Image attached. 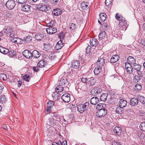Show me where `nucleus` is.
<instances>
[{"label": "nucleus", "instance_id": "f257e3e1", "mask_svg": "<svg viewBox=\"0 0 145 145\" xmlns=\"http://www.w3.org/2000/svg\"><path fill=\"white\" fill-rule=\"evenodd\" d=\"M107 113V110L105 108L98 110L96 113V116L99 118H101L105 116Z\"/></svg>", "mask_w": 145, "mask_h": 145}, {"label": "nucleus", "instance_id": "f03ea898", "mask_svg": "<svg viewBox=\"0 0 145 145\" xmlns=\"http://www.w3.org/2000/svg\"><path fill=\"white\" fill-rule=\"evenodd\" d=\"M15 5V1L13 0H8L6 4L7 7L10 10L13 9Z\"/></svg>", "mask_w": 145, "mask_h": 145}, {"label": "nucleus", "instance_id": "7ed1b4c3", "mask_svg": "<svg viewBox=\"0 0 145 145\" xmlns=\"http://www.w3.org/2000/svg\"><path fill=\"white\" fill-rule=\"evenodd\" d=\"M102 91V89L97 87H94L92 89L91 91V94L94 96H97Z\"/></svg>", "mask_w": 145, "mask_h": 145}, {"label": "nucleus", "instance_id": "20e7f679", "mask_svg": "<svg viewBox=\"0 0 145 145\" xmlns=\"http://www.w3.org/2000/svg\"><path fill=\"white\" fill-rule=\"evenodd\" d=\"M68 80L66 77H63L59 82V84L62 85L64 87L67 86V85L68 84Z\"/></svg>", "mask_w": 145, "mask_h": 145}, {"label": "nucleus", "instance_id": "39448f33", "mask_svg": "<svg viewBox=\"0 0 145 145\" xmlns=\"http://www.w3.org/2000/svg\"><path fill=\"white\" fill-rule=\"evenodd\" d=\"M105 60L103 58L100 57L99 58L96 62L97 66L102 68L104 66Z\"/></svg>", "mask_w": 145, "mask_h": 145}, {"label": "nucleus", "instance_id": "423d86ee", "mask_svg": "<svg viewBox=\"0 0 145 145\" xmlns=\"http://www.w3.org/2000/svg\"><path fill=\"white\" fill-rule=\"evenodd\" d=\"M88 80L87 84L89 87H91L95 85L96 83V80L93 77L88 78Z\"/></svg>", "mask_w": 145, "mask_h": 145}, {"label": "nucleus", "instance_id": "0eeeda50", "mask_svg": "<svg viewBox=\"0 0 145 145\" xmlns=\"http://www.w3.org/2000/svg\"><path fill=\"white\" fill-rule=\"evenodd\" d=\"M125 67L126 70L129 73L131 74L133 72V69L132 65L127 63H125Z\"/></svg>", "mask_w": 145, "mask_h": 145}, {"label": "nucleus", "instance_id": "6e6552de", "mask_svg": "<svg viewBox=\"0 0 145 145\" xmlns=\"http://www.w3.org/2000/svg\"><path fill=\"white\" fill-rule=\"evenodd\" d=\"M23 55L27 59L31 58L33 57L32 53L28 50H25L22 52Z\"/></svg>", "mask_w": 145, "mask_h": 145}, {"label": "nucleus", "instance_id": "1a4fd4ad", "mask_svg": "<svg viewBox=\"0 0 145 145\" xmlns=\"http://www.w3.org/2000/svg\"><path fill=\"white\" fill-rule=\"evenodd\" d=\"M61 99L65 102L68 103L70 100V95L68 93L64 94L61 96Z\"/></svg>", "mask_w": 145, "mask_h": 145}, {"label": "nucleus", "instance_id": "9d476101", "mask_svg": "<svg viewBox=\"0 0 145 145\" xmlns=\"http://www.w3.org/2000/svg\"><path fill=\"white\" fill-rule=\"evenodd\" d=\"M138 101L137 98L133 97L131 98L130 101V104L131 105L135 106H137L138 104Z\"/></svg>", "mask_w": 145, "mask_h": 145}, {"label": "nucleus", "instance_id": "9b49d317", "mask_svg": "<svg viewBox=\"0 0 145 145\" xmlns=\"http://www.w3.org/2000/svg\"><path fill=\"white\" fill-rule=\"evenodd\" d=\"M47 124L52 127L56 125V120L52 118H49L47 121Z\"/></svg>", "mask_w": 145, "mask_h": 145}, {"label": "nucleus", "instance_id": "f8f14e48", "mask_svg": "<svg viewBox=\"0 0 145 145\" xmlns=\"http://www.w3.org/2000/svg\"><path fill=\"white\" fill-rule=\"evenodd\" d=\"M46 31L48 33L52 34L56 33L57 31V29L55 27H50L46 28Z\"/></svg>", "mask_w": 145, "mask_h": 145}, {"label": "nucleus", "instance_id": "ddd939ff", "mask_svg": "<svg viewBox=\"0 0 145 145\" xmlns=\"http://www.w3.org/2000/svg\"><path fill=\"white\" fill-rule=\"evenodd\" d=\"M64 43L62 42V40H60L58 41L56 44L55 49L56 50H58L61 49L63 46Z\"/></svg>", "mask_w": 145, "mask_h": 145}, {"label": "nucleus", "instance_id": "4468645a", "mask_svg": "<svg viewBox=\"0 0 145 145\" xmlns=\"http://www.w3.org/2000/svg\"><path fill=\"white\" fill-rule=\"evenodd\" d=\"M90 43L91 46H95L99 44V42L98 40L95 38L91 39L90 40Z\"/></svg>", "mask_w": 145, "mask_h": 145}, {"label": "nucleus", "instance_id": "2eb2a0df", "mask_svg": "<svg viewBox=\"0 0 145 145\" xmlns=\"http://www.w3.org/2000/svg\"><path fill=\"white\" fill-rule=\"evenodd\" d=\"M85 87V86L81 83H79L76 84L75 88L78 91H79L80 90L84 91Z\"/></svg>", "mask_w": 145, "mask_h": 145}, {"label": "nucleus", "instance_id": "dca6fc26", "mask_svg": "<svg viewBox=\"0 0 145 145\" xmlns=\"http://www.w3.org/2000/svg\"><path fill=\"white\" fill-rule=\"evenodd\" d=\"M13 29L9 26H7L5 27V29H3L2 30V32H4V33L9 34L13 32Z\"/></svg>", "mask_w": 145, "mask_h": 145}, {"label": "nucleus", "instance_id": "f3484780", "mask_svg": "<svg viewBox=\"0 0 145 145\" xmlns=\"http://www.w3.org/2000/svg\"><path fill=\"white\" fill-rule=\"evenodd\" d=\"M120 58L119 56L117 54L113 55L110 59V62L112 63H114L118 61Z\"/></svg>", "mask_w": 145, "mask_h": 145}, {"label": "nucleus", "instance_id": "a211bd4d", "mask_svg": "<svg viewBox=\"0 0 145 145\" xmlns=\"http://www.w3.org/2000/svg\"><path fill=\"white\" fill-rule=\"evenodd\" d=\"M123 20H120L118 24L120 28H121L123 27L126 28L127 25V22L125 20V18Z\"/></svg>", "mask_w": 145, "mask_h": 145}, {"label": "nucleus", "instance_id": "6ab92c4d", "mask_svg": "<svg viewBox=\"0 0 145 145\" xmlns=\"http://www.w3.org/2000/svg\"><path fill=\"white\" fill-rule=\"evenodd\" d=\"M113 131L118 136L120 135L121 134L122 131L121 128L118 126L115 127Z\"/></svg>", "mask_w": 145, "mask_h": 145}, {"label": "nucleus", "instance_id": "aec40b11", "mask_svg": "<svg viewBox=\"0 0 145 145\" xmlns=\"http://www.w3.org/2000/svg\"><path fill=\"white\" fill-rule=\"evenodd\" d=\"M126 63H127L131 65H133L136 63V60L132 56H129L127 58V62Z\"/></svg>", "mask_w": 145, "mask_h": 145}, {"label": "nucleus", "instance_id": "412c9836", "mask_svg": "<svg viewBox=\"0 0 145 145\" xmlns=\"http://www.w3.org/2000/svg\"><path fill=\"white\" fill-rule=\"evenodd\" d=\"M31 7V6L27 5H26L25 4V5H22V6L21 10L26 12H28L30 11Z\"/></svg>", "mask_w": 145, "mask_h": 145}, {"label": "nucleus", "instance_id": "4be33fe9", "mask_svg": "<svg viewBox=\"0 0 145 145\" xmlns=\"http://www.w3.org/2000/svg\"><path fill=\"white\" fill-rule=\"evenodd\" d=\"M106 34L105 31H101L99 35V38L100 40H102L106 38Z\"/></svg>", "mask_w": 145, "mask_h": 145}, {"label": "nucleus", "instance_id": "5701e85b", "mask_svg": "<svg viewBox=\"0 0 145 145\" xmlns=\"http://www.w3.org/2000/svg\"><path fill=\"white\" fill-rule=\"evenodd\" d=\"M52 13L54 15L58 16L62 14V10L59 8H56L52 11Z\"/></svg>", "mask_w": 145, "mask_h": 145}, {"label": "nucleus", "instance_id": "b1692460", "mask_svg": "<svg viewBox=\"0 0 145 145\" xmlns=\"http://www.w3.org/2000/svg\"><path fill=\"white\" fill-rule=\"evenodd\" d=\"M72 66L75 69H77L79 68L80 66V63L78 60L73 61L72 63Z\"/></svg>", "mask_w": 145, "mask_h": 145}, {"label": "nucleus", "instance_id": "393cba45", "mask_svg": "<svg viewBox=\"0 0 145 145\" xmlns=\"http://www.w3.org/2000/svg\"><path fill=\"white\" fill-rule=\"evenodd\" d=\"M39 8L40 10L42 11H46L50 10V7L49 6L46 5H41Z\"/></svg>", "mask_w": 145, "mask_h": 145}, {"label": "nucleus", "instance_id": "a878e982", "mask_svg": "<svg viewBox=\"0 0 145 145\" xmlns=\"http://www.w3.org/2000/svg\"><path fill=\"white\" fill-rule=\"evenodd\" d=\"M58 93L56 91L54 92L52 95V96L55 100H57L59 99V97H61V94Z\"/></svg>", "mask_w": 145, "mask_h": 145}, {"label": "nucleus", "instance_id": "bb28decb", "mask_svg": "<svg viewBox=\"0 0 145 145\" xmlns=\"http://www.w3.org/2000/svg\"><path fill=\"white\" fill-rule=\"evenodd\" d=\"M127 103L125 100L121 99L119 102V106L122 108L125 107L127 105Z\"/></svg>", "mask_w": 145, "mask_h": 145}, {"label": "nucleus", "instance_id": "cd10ccee", "mask_svg": "<svg viewBox=\"0 0 145 145\" xmlns=\"http://www.w3.org/2000/svg\"><path fill=\"white\" fill-rule=\"evenodd\" d=\"M99 99L96 97H93L91 98L90 103L93 105H96L99 102Z\"/></svg>", "mask_w": 145, "mask_h": 145}, {"label": "nucleus", "instance_id": "c85d7f7f", "mask_svg": "<svg viewBox=\"0 0 145 145\" xmlns=\"http://www.w3.org/2000/svg\"><path fill=\"white\" fill-rule=\"evenodd\" d=\"M106 104L104 103H99L96 106V109L99 110H103V108H105Z\"/></svg>", "mask_w": 145, "mask_h": 145}, {"label": "nucleus", "instance_id": "c756f323", "mask_svg": "<svg viewBox=\"0 0 145 145\" xmlns=\"http://www.w3.org/2000/svg\"><path fill=\"white\" fill-rule=\"evenodd\" d=\"M47 63V61H45L44 60H42L39 61L37 65L39 67H42L45 66V65H46Z\"/></svg>", "mask_w": 145, "mask_h": 145}, {"label": "nucleus", "instance_id": "7c9ffc66", "mask_svg": "<svg viewBox=\"0 0 145 145\" xmlns=\"http://www.w3.org/2000/svg\"><path fill=\"white\" fill-rule=\"evenodd\" d=\"M116 113L121 114L124 113V110L123 108L119 106L116 108Z\"/></svg>", "mask_w": 145, "mask_h": 145}, {"label": "nucleus", "instance_id": "2f4dec72", "mask_svg": "<svg viewBox=\"0 0 145 145\" xmlns=\"http://www.w3.org/2000/svg\"><path fill=\"white\" fill-rule=\"evenodd\" d=\"M100 20L102 22H104L106 19V15L105 13H101L99 14Z\"/></svg>", "mask_w": 145, "mask_h": 145}, {"label": "nucleus", "instance_id": "473e14b6", "mask_svg": "<svg viewBox=\"0 0 145 145\" xmlns=\"http://www.w3.org/2000/svg\"><path fill=\"white\" fill-rule=\"evenodd\" d=\"M102 68L99 67L98 66L95 68L94 70V72L95 74H99L102 71Z\"/></svg>", "mask_w": 145, "mask_h": 145}, {"label": "nucleus", "instance_id": "72a5a7b5", "mask_svg": "<svg viewBox=\"0 0 145 145\" xmlns=\"http://www.w3.org/2000/svg\"><path fill=\"white\" fill-rule=\"evenodd\" d=\"M44 37L43 34L42 33H37L35 36V38L37 40H40Z\"/></svg>", "mask_w": 145, "mask_h": 145}, {"label": "nucleus", "instance_id": "f704fd0d", "mask_svg": "<svg viewBox=\"0 0 145 145\" xmlns=\"http://www.w3.org/2000/svg\"><path fill=\"white\" fill-rule=\"evenodd\" d=\"M77 110L80 113H83L86 111L82 104L78 105L77 106Z\"/></svg>", "mask_w": 145, "mask_h": 145}, {"label": "nucleus", "instance_id": "c9c22d12", "mask_svg": "<svg viewBox=\"0 0 145 145\" xmlns=\"http://www.w3.org/2000/svg\"><path fill=\"white\" fill-rule=\"evenodd\" d=\"M33 57L36 58H39L40 55V53L36 50H34L32 52Z\"/></svg>", "mask_w": 145, "mask_h": 145}, {"label": "nucleus", "instance_id": "e433bc0d", "mask_svg": "<svg viewBox=\"0 0 145 145\" xmlns=\"http://www.w3.org/2000/svg\"><path fill=\"white\" fill-rule=\"evenodd\" d=\"M108 94L106 93H103L101 94L100 97V99L101 101H106L107 99Z\"/></svg>", "mask_w": 145, "mask_h": 145}, {"label": "nucleus", "instance_id": "4c0bfd02", "mask_svg": "<svg viewBox=\"0 0 145 145\" xmlns=\"http://www.w3.org/2000/svg\"><path fill=\"white\" fill-rule=\"evenodd\" d=\"M64 87V86L59 84V85L56 87L55 91L57 92H61L63 91Z\"/></svg>", "mask_w": 145, "mask_h": 145}, {"label": "nucleus", "instance_id": "58836bf2", "mask_svg": "<svg viewBox=\"0 0 145 145\" xmlns=\"http://www.w3.org/2000/svg\"><path fill=\"white\" fill-rule=\"evenodd\" d=\"M7 101V98L5 95H1L0 96V103L1 104L5 103Z\"/></svg>", "mask_w": 145, "mask_h": 145}, {"label": "nucleus", "instance_id": "ea45409f", "mask_svg": "<svg viewBox=\"0 0 145 145\" xmlns=\"http://www.w3.org/2000/svg\"><path fill=\"white\" fill-rule=\"evenodd\" d=\"M115 17L116 18L119 20V22L120 21V20H123L125 18L123 17L122 16V15H121V14H119L118 13H117L116 14V15L115 16Z\"/></svg>", "mask_w": 145, "mask_h": 145}, {"label": "nucleus", "instance_id": "a19ab883", "mask_svg": "<svg viewBox=\"0 0 145 145\" xmlns=\"http://www.w3.org/2000/svg\"><path fill=\"white\" fill-rule=\"evenodd\" d=\"M0 52L4 54H6L8 52V50L6 48L0 46Z\"/></svg>", "mask_w": 145, "mask_h": 145}, {"label": "nucleus", "instance_id": "79ce46f5", "mask_svg": "<svg viewBox=\"0 0 145 145\" xmlns=\"http://www.w3.org/2000/svg\"><path fill=\"white\" fill-rule=\"evenodd\" d=\"M31 78V77L29 74H25L22 77L23 79L27 82H29Z\"/></svg>", "mask_w": 145, "mask_h": 145}, {"label": "nucleus", "instance_id": "37998d69", "mask_svg": "<svg viewBox=\"0 0 145 145\" xmlns=\"http://www.w3.org/2000/svg\"><path fill=\"white\" fill-rule=\"evenodd\" d=\"M138 99L142 104H145V98L142 96L139 95L138 96Z\"/></svg>", "mask_w": 145, "mask_h": 145}, {"label": "nucleus", "instance_id": "c03bdc74", "mask_svg": "<svg viewBox=\"0 0 145 145\" xmlns=\"http://www.w3.org/2000/svg\"><path fill=\"white\" fill-rule=\"evenodd\" d=\"M133 69H134L137 71L139 70H140L141 66L139 64L135 63L133 65Z\"/></svg>", "mask_w": 145, "mask_h": 145}, {"label": "nucleus", "instance_id": "a18cd8bd", "mask_svg": "<svg viewBox=\"0 0 145 145\" xmlns=\"http://www.w3.org/2000/svg\"><path fill=\"white\" fill-rule=\"evenodd\" d=\"M113 0H106L105 3L106 5L108 7H110L112 5Z\"/></svg>", "mask_w": 145, "mask_h": 145}, {"label": "nucleus", "instance_id": "49530a36", "mask_svg": "<svg viewBox=\"0 0 145 145\" xmlns=\"http://www.w3.org/2000/svg\"><path fill=\"white\" fill-rule=\"evenodd\" d=\"M141 77L139 76L135 75L133 78V81L135 83H140Z\"/></svg>", "mask_w": 145, "mask_h": 145}, {"label": "nucleus", "instance_id": "de8ad7c7", "mask_svg": "<svg viewBox=\"0 0 145 145\" xmlns=\"http://www.w3.org/2000/svg\"><path fill=\"white\" fill-rule=\"evenodd\" d=\"M8 54L9 56L11 57L14 56L16 55V51L12 50L10 51L8 50Z\"/></svg>", "mask_w": 145, "mask_h": 145}, {"label": "nucleus", "instance_id": "09e8293b", "mask_svg": "<svg viewBox=\"0 0 145 145\" xmlns=\"http://www.w3.org/2000/svg\"><path fill=\"white\" fill-rule=\"evenodd\" d=\"M16 40H14V43H17V44H21L22 43H24L25 42H24V40H22V39H21L19 38H16L15 39Z\"/></svg>", "mask_w": 145, "mask_h": 145}, {"label": "nucleus", "instance_id": "8fccbe9b", "mask_svg": "<svg viewBox=\"0 0 145 145\" xmlns=\"http://www.w3.org/2000/svg\"><path fill=\"white\" fill-rule=\"evenodd\" d=\"M65 36V34L63 32H61L58 34V38L60 40H62L64 39V37Z\"/></svg>", "mask_w": 145, "mask_h": 145}, {"label": "nucleus", "instance_id": "3c124183", "mask_svg": "<svg viewBox=\"0 0 145 145\" xmlns=\"http://www.w3.org/2000/svg\"><path fill=\"white\" fill-rule=\"evenodd\" d=\"M83 107H84L86 111H87L89 107V102H86L84 104L82 105Z\"/></svg>", "mask_w": 145, "mask_h": 145}, {"label": "nucleus", "instance_id": "603ef678", "mask_svg": "<svg viewBox=\"0 0 145 145\" xmlns=\"http://www.w3.org/2000/svg\"><path fill=\"white\" fill-rule=\"evenodd\" d=\"M139 127L141 130L145 131V122L141 123Z\"/></svg>", "mask_w": 145, "mask_h": 145}, {"label": "nucleus", "instance_id": "864d4df0", "mask_svg": "<svg viewBox=\"0 0 145 145\" xmlns=\"http://www.w3.org/2000/svg\"><path fill=\"white\" fill-rule=\"evenodd\" d=\"M76 25L73 23H71L69 24V29L71 30H73L76 27Z\"/></svg>", "mask_w": 145, "mask_h": 145}, {"label": "nucleus", "instance_id": "5fc2aeb1", "mask_svg": "<svg viewBox=\"0 0 145 145\" xmlns=\"http://www.w3.org/2000/svg\"><path fill=\"white\" fill-rule=\"evenodd\" d=\"M142 88L141 85L139 84H137L134 87V89L137 91L140 90Z\"/></svg>", "mask_w": 145, "mask_h": 145}, {"label": "nucleus", "instance_id": "6e6d98bb", "mask_svg": "<svg viewBox=\"0 0 145 145\" xmlns=\"http://www.w3.org/2000/svg\"><path fill=\"white\" fill-rule=\"evenodd\" d=\"M108 25V22H105V21L104 22H103V23L102 24V27L104 29H106Z\"/></svg>", "mask_w": 145, "mask_h": 145}, {"label": "nucleus", "instance_id": "4d7b16f0", "mask_svg": "<svg viewBox=\"0 0 145 145\" xmlns=\"http://www.w3.org/2000/svg\"><path fill=\"white\" fill-rule=\"evenodd\" d=\"M31 37L30 36H28L26 38H24V42H29L31 41Z\"/></svg>", "mask_w": 145, "mask_h": 145}, {"label": "nucleus", "instance_id": "13d9d810", "mask_svg": "<svg viewBox=\"0 0 145 145\" xmlns=\"http://www.w3.org/2000/svg\"><path fill=\"white\" fill-rule=\"evenodd\" d=\"M91 51V46L88 45L86 48V53L87 54L89 53Z\"/></svg>", "mask_w": 145, "mask_h": 145}, {"label": "nucleus", "instance_id": "bf43d9fd", "mask_svg": "<svg viewBox=\"0 0 145 145\" xmlns=\"http://www.w3.org/2000/svg\"><path fill=\"white\" fill-rule=\"evenodd\" d=\"M87 3H85V2H83L81 4V7L82 8L85 9L88 6V5L87 4Z\"/></svg>", "mask_w": 145, "mask_h": 145}, {"label": "nucleus", "instance_id": "052dcab7", "mask_svg": "<svg viewBox=\"0 0 145 145\" xmlns=\"http://www.w3.org/2000/svg\"><path fill=\"white\" fill-rule=\"evenodd\" d=\"M10 36L12 38L14 39H15L16 38V33L15 32L13 31V32L11 33L10 35Z\"/></svg>", "mask_w": 145, "mask_h": 145}, {"label": "nucleus", "instance_id": "680f3d73", "mask_svg": "<svg viewBox=\"0 0 145 145\" xmlns=\"http://www.w3.org/2000/svg\"><path fill=\"white\" fill-rule=\"evenodd\" d=\"M55 21L54 20L51 21L49 23L47 24V25L48 27H52L54 25Z\"/></svg>", "mask_w": 145, "mask_h": 145}, {"label": "nucleus", "instance_id": "e2e57ef3", "mask_svg": "<svg viewBox=\"0 0 145 145\" xmlns=\"http://www.w3.org/2000/svg\"><path fill=\"white\" fill-rule=\"evenodd\" d=\"M54 102L52 101H49L47 103V106H50L52 107L54 105Z\"/></svg>", "mask_w": 145, "mask_h": 145}, {"label": "nucleus", "instance_id": "0e129e2a", "mask_svg": "<svg viewBox=\"0 0 145 145\" xmlns=\"http://www.w3.org/2000/svg\"><path fill=\"white\" fill-rule=\"evenodd\" d=\"M27 0H16V1L20 4H24L27 1Z\"/></svg>", "mask_w": 145, "mask_h": 145}, {"label": "nucleus", "instance_id": "69168bd1", "mask_svg": "<svg viewBox=\"0 0 145 145\" xmlns=\"http://www.w3.org/2000/svg\"><path fill=\"white\" fill-rule=\"evenodd\" d=\"M1 78H2L3 80H6L7 79V77L6 74H1Z\"/></svg>", "mask_w": 145, "mask_h": 145}, {"label": "nucleus", "instance_id": "338daca9", "mask_svg": "<svg viewBox=\"0 0 145 145\" xmlns=\"http://www.w3.org/2000/svg\"><path fill=\"white\" fill-rule=\"evenodd\" d=\"M88 78L82 77L81 79V81L83 83H86L87 84V82H88Z\"/></svg>", "mask_w": 145, "mask_h": 145}, {"label": "nucleus", "instance_id": "774afa93", "mask_svg": "<svg viewBox=\"0 0 145 145\" xmlns=\"http://www.w3.org/2000/svg\"><path fill=\"white\" fill-rule=\"evenodd\" d=\"M61 141L60 140H59L57 142H54L52 145H61Z\"/></svg>", "mask_w": 145, "mask_h": 145}]
</instances>
